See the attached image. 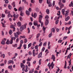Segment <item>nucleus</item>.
I'll return each mask as SVG.
<instances>
[{
  "mask_svg": "<svg viewBox=\"0 0 73 73\" xmlns=\"http://www.w3.org/2000/svg\"><path fill=\"white\" fill-rule=\"evenodd\" d=\"M20 37H21V38H25V36H20Z\"/></svg>",
  "mask_w": 73,
  "mask_h": 73,
  "instance_id": "nucleus-57",
  "label": "nucleus"
},
{
  "mask_svg": "<svg viewBox=\"0 0 73 73\" xmlns=\"http://www.w3.org/2000/svg\"><path fill=\"white\" fill-rule=\"evenodd\" d=\"M47 43V42H45L43 44V46H46Z\"/></svg>",
  "mask_w": 73,
  "mask_h": 73,
  "instance_id": "nucleus-40",
  "label": "nucleus"
},
{
  "mask_svg": "<svg viewBox=\"0 0 73 73\" xmlns=\"http://www.w3.org/2000/svg\"><path fill=\"white\" fill-rule=\"evenodd\" d=\"M32 60L31 58H28L27 59V61H31V60Z\"/></svg>",
  "mask_w": 73,
  "mask_h": 73,
  "instance_id": "nucleus-53",
  "label": "nucleus"
},
{
  "mask_svg": "<svg viewBox=\"0 0 73 73\" xmlns=\"http://www.w3.org/2000/svg\"><path fill=\"white\" fill-rule=\"evenodd\" d=\"M42 19V16L41 15H39V22L41 24V27H42L43 26V22H41V20Z\"/></svg>",
  "mask_w": 73,
  "mask_h": 73,
  "instance_id": "nucleus-1",
  "label": "nucleus"
},
{
  "mask_svg": "<svg viewBox=\"0 0 73 73\" xmlns=\"http://www.w3.org/2000/svg\"><path fill=\"white\" fill-rule=\"evenodd\" d=\"M7 13H8V18H9L10 16H11V13H10L11 12V11H9V12H8V10H6V11H5V13L6 14H7Z\"/></svg>",
  "mask_w": 73,
  "mask_h": 73,
  "instance_id": "nucleus-4",
  "label": "nucleus"
},
{
  "mask_svg": "<svg viewBox=\"0 0 73 73\" xmlns=\"http://www.w3.org/2000/svg\"><path fill=\"white\" fill-rule=\"evenodd\" d=\"M71 53H70V54L67 56V59H70V61L69 62V63H71V59H70V57H71V56L73 54H71Z\"/></svg>",
  "mask_w": 73,
  "mask_h": 73,
  "instance_id": "nucleus-3",
  "label": "nucleus"
},
{
  "mask_svg": "<svg viewBox=\"0 0 73 73\" xmlns=\"http://www.w3.org/2000/svg\"><path fill=\"white\" fill-rule=\"evenodd\" d=\"M27 25V23H25L24 25L21 26L20 28V31L21 32H22L24 29L26 28V26Z\"/></svg>",
  "mask_w": 73,
  "mask_h": 73,
  "instance_id": "nucleus-2",
  "label": "nucleus"
},
{
  "mask_svg": "<svg viewBox=\"0 0 73 73\" xmlns=\"http://www.w3.org/2000/svg\"><path fill=\"white\" fill-rule=\"evenodd\" d=\"M42 42H40L38 45V47L40 46L41 47L42 46Z\"/></svg>",
  "mask_w": 73,
  "mask_h": 73,
  "instance_id": "nucleus-37",
  "label": "nucleus"
},
{
  "mask_svg": "<svg viewBox=\"0 0 73 73\" xmlns=\"http://www.w3.org/2000/svg\"><path fill=\"white\" fill-rule=\"evenodd\" d=\"M42 52H41L38 55V58H40V57H41L42 56Z\"/></svg>",
  "mask_w": 73,
  "mask_h": 73,
  "instance_id": "nucleus-13",
  "label": "nucleus"
},
{
  "mask_svg": "<svg viewBox=\"0 0 73 73\" xmlns=\"http://www.w3.org/2000/svg\"><path fill=\"white\" fill-rule=\"evenodd\" d=\"M21 44H23L24 43V41H23L22 40H21L20 41Z\"/></svg>",
  "mask_w": 73,
  "mask_h": 73,
  "instance_id": "nucleus-61",
  "label": "nucleus"
},
{
  "mask_svg": "<svg viewBox=\"0 0 73 73\" xmlns=\"http://www.w3.org/2000/svg\"><path fill=\"white\" fill-rule=\"evenodd\" d=\"M52 36V31H51L49 35V37L50 38V37H51Z\"/></svg>",
  "mask_w": 73,
  "mask_h": 73,
  "instance_id": "nucleus-39",
  "label": "nucleus"
},
{
  "mask_svg": "<svg viewBox=\"0 0 73 73\" xmlns=\"http://www.w3.org/2000/svg\"><path fill=\"white\" fill-rule=\"evenodd\" d=\"M20 34V32L19 31L17 32V35H19Z\"/></svg>",
  "mask_w": 73,
  "mask_h": 73,
  "instance_id": "nucleus-58",
  "label": "nucleus"
},
{
  "mask_svg": "<svg viewBox=\"0 0 73 73\" xmlns=\"http://www.w3.org/2000/svg\"><path fill=\"white\" fill-rule=\"evenodd\" d=\"M20 15L21 16H24V13L21 11V12Z\"/></svg>",
  "mask_w": 73,
  "mask_h": 73,
  "instance_id": "nucleus-33",
  "label": "nucleus"
},
{
  "mask_svg": "<svg viewBox=\"0 0 73 73\" xmlns=\"http://www.w3.org/2000/svg\"><path fill=\"white\" fill-rule=\"evenodd\" d=\"M10 28H13V29L14 28V29H15V27H13V25H11V26Z\"/></svg>",
  "mask_w": 73,
  "mask_h": 73,
  "instance_id": "nucleus-47",
  "label": "nucleus"
},
{
  "mask_svg": "<svg viewBox=\"0 0 73 73\" xmlns=\"http://www.w3.org/2000/svg\"><path fill=\"white\" fill-rule=\"evenodd\" d=\"M2 35L3 36L4 35V31H2Z\"/></svg>",
  "mask_w": 73,
  "mask_h": 73,
  "instance_id": "nucleus-55",
  "label": "nucleus"
},
{
  "mask_svg": "<svg viewBox=\"0 0 73 73\" xmlns=\"http://www.w3.org/2000/svg\"><path fill=\"white\" fill-rule=\"evenodd\" d=\"M35 48L36 49V52H38V45H36L35 46Z\"/></svg>",
  "mask_w": 73,
  "mask_h": 73,
  "instance_id": "nucleus-14",
  "label": "nucleus"
},
{
  "mask_svg": "<svg viewBox=\"0 0 73 73\" xmlns=\"http://www.w3.org/2000/svg\"><path fill=\"white\" fill-rule=\"evenodd\" d=\"M47 3L48 4V6L49 7H51V6H52V4L50 3V2L49 1V2L47 1Z\"/></svg>",
  "mask_w": 73,
  "mask_h": 73,
  "instance_id": "nucleus-11",
  "label": "nucleus"
},
{
  "mask_svg": "<svg viewBox=\"0 0 73 73\" xmlns=\"http://www.w3.org/2000/svg\"><path fill=\"white\" fill-rule=\"evenodd\" d=\"M11 40H14V41H15V39H16V38L15 37H11Z\"/></svg>",
  "mask_w": 73,
  "mask_h": 73,
  "instance_id": "nucleus-42",
  "label": "nucleus"
},
{
  "mask_svg": "<svg viewBox=\"0 0 73 73\" xmlns=\"http://www.w3.org/2000/svg\"><path fill=\"white\" fill-rule=\"evenodd\" d=\"M20 21H22V20H23V18H22V17H20Z\"/></svg>",
  "mask_w": 73,
  "mask_h": 73,
  "instance_id": "nucleus-60",
  "label": "nucleus"
},
{
  "mask_svg": "<svg viewBox=\"0 0 73 73\" xmlns=\"http://www.w3.org/2000/svg\"><path fill=\"white\" fill-rule=\"evenodd\" d=\"M34 0H31V3H34Z\"/></svg>",
  "mask_w": 73,
  "mask_h": 73,
  "instance_id": "nucleus-64",
  "label": "nucleus"
},
{
  "mask_svg": "<svg viewBox=\"0 0 73 73\" xmlns=\"http://www.w3.org/2000/svg\"><path fill=\"white\" fill-rule=\"evenodd\" d=\"M1 17H2V18H4V17H5V14H4L3 13H2Z\"/></svg>",
  "mask_w": 73,
  "mask_h": 73,
  "instance_id": "nucleus-28",
  "label": "nucleus"
},
{
  "mask_svg": "<svg viewBox=\"0 0 73 73\" xmlns=\"http://www.w3.org/2000/svg\"><path fill=\"white\" fill-rule=\"evenodd\" d=\"M68 38V36H66L63 37V40H66V38Z\"/></svg>",
  "mask_w": 73,
  "mask_h": 73,
  "instance_id": "nucleus-48",
  "label": "nucleus"
},
{
  "mask_svg": "<svg viewBox=\"0 0 73 73\" xmlns=\"http://www.w3.org/2000/svg\"><path fill=\"white\" fill-rule=\"evenodd\" d=\"M2 41L1 42V44H2V45H4V44H5V42L3 40H2Z\"/></svg>",
  "mask_w": 73,
  "mask_h": 73,
  "instance_id": "nucleus-29",
  "label": "nucleus"
},
{
  "mask_svg": "<svg viewBox=\"0 0 73 73\" xmlns=\"http://www.w3.org/2000/svg\"><path fill=\"white\" fill-rule=\"evenodd\" d=\"M51 59L52 60H53V61H55V59H56V58H55L54 55H52V57L51 58Z\"/></svg>",
  "mask_w": 73,
  "mask_h": 73,
  "instance_id": "nucleus-7",
  "label": "nucleus"
},
{
  "mask_svg": "<svg viewBox=\"0 0 73 73\" xmlns=\"http://www.w3.org/2000/svg\"><path fill=\"white\" fill-rule=\"evenodd\" d=\"M26 13L27 16H29L30 15V13L29 12V11H26Z\"/></svg>",
  "mask_w": 73,
  "mask_h": 73,
  "instance_id": "nucleus-19",
  "label": "nucleus"
},
{
  "mask_svg": "<svg viewBox=\"0 0 73 73\" xmlns=\"http://www.w3.org/2000/svg\"><path fill=\"white\" fill-rule=\"evenodd\" d=\"M23 46L24 48V49H27V45L26 44H24Z\"/></svg>",
  "mask_w": 73,
  "mask_h": 73,
  "instance_id": "nucleus-32",
  "label": "nucleus"
},
{
  "mask_svg": "<svg viewBox=\"0 0 73 73\" xmlns=\"http://www.w3.org/2000/svg\"><path fill=\"white\" fill-rule=\"evenodd\" d=\"M60 8H63V7H64V4H62L61 5H60Z\"/></svg>",
  "mask_w": 73,
  "mask_h": 73,
  "instance_id": "nucleus-46",
  "label": "nucleus"
},
{
  "mask_svg": "<svg viewBox=\"0 0 73 73\" xmlns=\"http://www.w3.org/2000/svg\"><path fill=\"white\" fill-rule=\"evenodd\" d=\"M5 2L6 4H8V3H9V1L8 0H7L5 1Z\"/></svg>",
  "mask_w": 73,
  "mask_h": 73,
  "instance_id": "nucleus-52",
  "label": "nucleus"
},
{
  "mask_svg": "<svg viewBox=\"0 0 73 73\" xmlns=\"http://www.w3.org/2000/svg\"><path fill=\"white\" fill-rule=\"evenodd\" d=\"M27 64H28V66H31V63L30 62H29L28 61L27 62Z\"/></svg>",
  "mask_w": 73,
  "mask_h": 73,
  "instance_id": "nucleus-35",
  "label": "nucleus"
},
{
  "mask_svg": "<svg viewBox=\"0 0 73 73\" xmlns=\"http://www.w3.org/2000/svg\"><path fill=\"white\" fill-rule=\"evenodd\" d=\"M70 19V17L68 16L65 19L66 21H67L68 20H69Z\"/></svg>",
  "mask_w": 73,
  "mask_h": 73,
  "instance_id": "nucleus-21",
  "label": "nucleus"
},
{
  "mask_svg": "<svg viewBox=\"0 0 73 73\" xmlns=\"http://www.w3.org/2000/svg\"><path fill=\"white\" fill-rule=\"evenodd\" d=\"M33 24L35 26H36L38 25V22L37 21H34Z\"/></svg>",
  "mask_w": 73,
  "mask_h": 73,
  "instance_id": "nucleus-9",
  "label": "nucleus"
},
{
  "mask_svg": "<svg viewBox=\"0 0 73 73\" xmlns=\"http://www.w3.org/2000/svg\"><path fill=\"white\" fill-rule=\"evenodd\" d=\"M41 59H40L39 60V65L41 64Z\"/></svg>",
  "mask_w": 73,
  "mask_h": 73,
  "instance_id": "nucleus-54",
  "label": "nucleus"
},
{
  "mask_svg": "<svg viewBox=\"0 0 73 73\" xmlns=\"http://www.w3.org/2000/svg\"><path fill=\"white\" fill-rule=\"evenodd\" d=\"M66 13L65 14V17L66 16H68V15H69V10L68 9L67 11H65Z\"/></svg>",
  "mask_w": 73,
  "mask_h": 73,
  "instance_id": "nucleus-5",
  "label": "nucleus"
},
{
  "mask_svg": "<svg viewBox=\"0 0 73 73\" xmlns=\"http://www.w3.org/2000/svg\"><path fill=\"white\" fill-rule=\"evenodd\" d=\"M45 19H49V16L48 15L46 16Z\"/></svg>",
  "mask_w": 73,
  "mask_h": 73,
  "instance_id": "nucleus-51",
  "label": "nucleus"
},
{
  "mask_svg": "<svg viewBox=\"0 0 73 73\" xmlns=\"http://www.w3.org/2000/svg\"><path fill=\"white\" fill-rule=\"evenodd\" d=\"M19 41V38H17L16 39V43H17Z\"/></svg>",
  "mask_w": 73,
  "mask_h": 73,
  "instance_id": "nucleus-38",
  "label": "nucleus"
},
{
  "mask_svg": "<svg viewBox=\"0 0 73 73\" xmlns=\"http://www.w3.org/2000/svg\"><path fill=\"white\" fill-rule=\"evenodd\" d=\"M1 23L2 25V26L3 27H5V25L3 23V22H1Z\"/></svg>",
  "mask_w": 73,
  "mask_h": 73,
  "instance_id": "nucleus-43",
  "label": "nucleus"
},
{
  "mask_svg": "<svg viewBox=\"0 0 73 73\" xmlns=\"http://www.w3.org/2000/svg\"><path fill=\"white\" fill-rule=\"evenodd\" d=\"M45 48L44 47H43L42 48V52H44V50H45Z\"/></svg>",
  "mask_w": 73,
  "mask_h": 73,
  "instance_id": "nucleus-44",
  "label": "nucleus"
},
{
  "mask_svg": "<svg viewBox=\"0 0 73 73\" xmlns=\"http://www.w3.org/2000/svg\"><path fill=\"white\" fill-rule=\"evenodd\" d=\"M29 25H30V26H31V25H32V22H30L29 23Z\"/></svg>",
  "mask_w": 73,
  "mask_h": 73,
  "instance_id": "nucleus-59",
  "label": "nucleus"
},
{
  "mask_svg": "<svg viewBox=\"0 0 73 73\" xmlns=\"http://www.w3.org/2000/svg\"><path fill=\"white\" fill-rule=\"evenodd\" d=\"M67 64V63H66V60L65 61V64L64 66V69H67V67H66V65Z\"/></svg>",
  "mask_w": 73,
  "mask_h": 73,
  "instance_id": "nucleus-17",
  "label": "nucleus"
},
{
  "mask_svg": "<svg viewBox=\"0 0 73 73\" xmlns=\"http://www.w3.org/2000/svg\"><path fill=\"white\" fill-rule=\"evenodd\" d=\"M23 9V8L21 7H19V9H18V11H22V10Z\"/></svg>",
  "mask_w": 73,
  "mask_h": 73,
  "instance_id": "nucleus-26",
  "label": "nucleus"
},
{
  "mask_svg": "<svg viewBox=\"0 0 73 73\" xmlns=\"http://www.w3.org/2000/svg\"><path fill=\"white\" fill-rule=\"evenodd\" d=\"M40 33H38L36 35V38H39V37L40 36Z\"/></svg>",
  "mask_w": 73,
  "mask_h": 73,
  "instance_id": "nucleus-20",
  "label": "nucleus"
},
{
  "mask_svg": "<svg viewBox=\"0 0 73 73\" xmlns=\"http://www.w3.org/2000/svg\"><path fill=\"white\" fill-rule=\"evenodd\" d=\"M65 9H62V13L63 14V15H65Z\"/></svg>",
  "mask_w": 73,
  "mask_h": 73,
  "instance_id": "nucleus-23",
  "label": "nucleus"
},
{
  "mask_svg": "<svg viewBox=\"0 0 73 73\" xmlns=\"http://www.w3.org/2000/svg\"><path fill=\"white\" fill-rule=\"evenodd\" d=\"M17 25L19 27H21V23L20 22H18L17 23Z\"/></svg>",
  "mask_w": 73,
  "mask_h": 73,
  "instance_id": "nucleus-15",
  "label": "nucleus"
},
{
  "mask_svg": "<svg viewBox=\"0 0 73 73\" xmlns=\"http://www.w3.org/2000/svg\"><path fill=\"white\" fill-rule=\"evenodd\" d=\"M29 54L30 56H31L32 54V52L31 51H29Z\"/></svg>",
  "mask_w": 73,
  "mask_h": 73,
  "instance_id": "nucleus-41",
  "label": "nucleus"
},
{
  "mask_svg": "<svg viewBox=\"0 0 73 73\" xmlns=\"http://www.w3.org/2000/svg\"><path fill=\"white\" fill-rule=\"evenodd\" d=\"M12 46H13V47H14V48L17 47V44H13Z\"/></svg>",
  "mask_w": 73,
  "mask_h": 73,
  "instance_id": "nucleus-27",
  "label": "nucleus"
},
{
  "mask_svg": "<svg viewBox=\"0 0 73 73\" xmlns=\"http://www.w3.org/2000/svg\"><path fill=\"white\" fill-rule=\"evenodd\" d=\"M21 68H22V69H25V66L24 64L22 63L21 64Z\"/></svg>",
  "mask_w": 73,
  "mask_h": 73,
  "instance_id": "nucleus-6",
  "label": "nucleus"
},
{
  "mask_svg": "<svg viewBox=\"0 0 73 73\" xmlns=\"http://www.w3.org/2000/svg\"><path fill=\"white\" fill-rule=\"evenodd\" d=\"M52 32H53V33H54V32H55V29L54 28H52Z\"/></svg>",
  "mask_w": 73,
  "mask_h": 73,
  "instance_id": "nucleus-34",
  "label": "nucleus"
},
{
  "mask_svg": "<svg viewBox=\"0 0 73 73\" xmlns=\"http://www.w3.org/2000/svg\"><path fill=\"white\" fill-rule=\"evenodd\" d=\"M6 44L7 45H9V44H10V41H9V40L7 39L6 42Z\"/></svg>",
  "mask_w": 73,
  "mask_h": 73,
  "instance_id": "nucleus-18",
  "label": "nucleus"
},
{
  "mask_svg": "<svg viewBox=\"0 0 73 73\" xmlns=\"http://www.w3.org/2000/svg\"><path fill=\"white\" fill-rule=\"evenodd\" d=\"M14 35L15 37H16V38H18V37H19V35L17 34V33H14Z\"/></svg>",
  "mask_w": 73,
  "mask_h": 73,
  "instance_id": "nucleus-22",
  "label": "nucleus"
},
{
  "mask_svg": "<svg viewBox=\"0 0 73 73\" xmlns=\"http://www.w3.org/2000/svg\"><path fill=\"white\" fill-rule=\"evenodd\" d=\"M24 42L25 43H27V41H28V40H27V38H26L25 39H24Z\"/></svg>",
  "mask_w": 73,
  "mask_h": 73,
  "instance_id": "nucleus-36",
  "label": "nucleus"
},
{
  "mask_svg": "<svg viewBox=\"0 0 73 73\" xmlns=\"http://www.w3.org/2000/svg\"><path fill=\"white\" fill-rule=\"evenodd\" d=\"M9 35H12V30H10L9 32Z\"/></svg>",
  "mask_w": 73,
  "mask_h": 73,
  "instance_id": "nucleus-31",
  "label": "nucleus"
},
{
  "mask_svg": "<svg viewBox=\"0 0 73 73\" xmlns=\"http://www.w3.org/2000/svg\"><path fill=\"white\" fill-rule=\"evenodd\" d=\"M32 17H34V18H36L37 16V13H35L34 14V15H33V14H32Z\"/></svg>",
  "mask_w": 73,
  "mask_h": 73,
  "instance_id": "nucleus-16",
  "label": "nucleus"
},
{
  "mask_svg": "<svg viewBox=\"0 0 73 73\" xmlns=\"http://www.w3.org/2000/svg\"><path fill=\"white\" fill-rule=\"evenodd\" d=\"M46 12L47 14H49V10L47 9L46 10Z\"/></svg>",
  "mask_w": 73,
  "mask_h": 73,
  "instance_id": "nucleus-30",
  "label": "nucleus"
},
{
  "mask_svg": "<svg viewBox=\"0 0 73 73\" xmlns=\"http://www.w3.org/2000/svg\"><path fill=\"white\" fill-rule=\"evenodd\" d=\"M12 68V65H11L10 66H8V68L9 69H11V68Z\"/></svg>",
  "mask_w": 73,
  "mask_h": 73,
  "instance_id": "nucleus-49",
  "label": "nucleus"
},
{
  "mask_svg": "<svg viewBox=\"0 0 73 73\" xmlns=\"http://www.w3.org/2000/svg\"><path fill=\"white\" fill-rule=\"evenodd\" d=\"M11 63H12V64H14L13 61L12 60H9L8 61V63L9 64H11Z\"/></svg>",
  "mask_w": 73,
  "mask_h": 73,
  "instance_id": "nucleus-10",
  "label": "nucleus"
},
{
  "mask_svg": "<svg viewBox=\"0 0 73 73\" xmlns=\"http://www.w3.org/2000/svg\"><path fill=\"white\" fill-rule=\"evenodd\" d=\"M13 40H10V44H13Z\"/></svg>",
  "mask_w": 73,
  "mask_h": 73,
  "instance_id": "nucleus-45",
  "label": "nucleus"
},
{
  "mask_svg": "<svg viewBox=\"0 0 73 73\" xmlns=\"http://www.w3.org/2000/svg\"><path fill=\"white\" fill-rule=\"evenodd\" d=\"M33 55L34 57L36 56V53H35V50H33Z\"/></svg>",
  "mask_w": 73,
  "mask_h": 73,
  "instance_id": "nucleus-12",
  "label": "nucleus"
},
{
  "mask_svg": "<svg viewBox=\"0 0 73 73\" xmlns=\"http://www.w3.org/2000/svg\"><path fill=\"white\" fill-rule=\"evenodd\" d=\"M8 54L9 56H10L11 55H12V53L10 52H9L7 53Z\"/></svg>",
  "mask_w": 73,
  "mask_h": 73,
  "instance_id": "nucleus-50",
  "label": "nucleus"
},
{
  "mask_svg": "<svg viewBox=\"0 0 73 73\" xmlns=\"http://www.w3.org/2000/svg\"><path fill=\"white\" fill-rule=\"evenodd\" d=\"M8 8L9 9L11 10L12 9V6H11L9 4L8 5Z\"/></svg>",
  "mask_w": 73,
  "mask_h": 73,
  "instance_id": "nucleus-24",
  "label": "nucleus"
},
{
  "mask_svg": "<svg viewBox=\"0 0 73 73\" xmlns=\"http://www.w3.org/2000/svg\"><path fill=\"white\" fill-rule=\"evenodd\" d=\"M0 66H4V63L1 64H0Z\"/></svg>",
  "mask_w": 73,
  "mask_h": 73,
  "instance_id": "nucleus-63",
  "label": "nucleus"
},
{
  "mask_svg": "<svg viewBox=\"0 0 73 73\" xmlns=\"http://www.w3.org/2000/svg\"><path fill=\"white\" fill-rule=\"evenodd\" d=\"M58 20L57 21H56V22L55 24H58Z\"/></svg>",
  "mask_w": 73,
  "mask_h": 73,
  "instance_id": "nucleus-62",
  "label": "nucleus"
},
{
  "mask_svg": "<svg viewBox=\"0 0 73 73\" xmlns=\"http://www.w3.org/2000/svg\"><path fill=\"white\" fill-rule=\"evenodd\" d=\"M31 46H32V43H30L28 45V48L29 49V47H31Z\"/></svg>",
  "mask_w": 73,
  "mask_h": 73,
  "instance_id": "nucleus-25",
  "label": "nucleus"
},
{
  "mask_svg": "<svg viewBox=\"0 0 73 73\" xmlns=\"http://www.w3.org/2000/svg\"><path fill=\"white\" fill-rule=\"evenodd\" d=\"M48 24H49V19H46L45 22V25H48Z\"/></svg>",
  "mask_w": 73,
  "mask_h": 73,
  "instance_id": "nucleus-8",
  "label": "nucleus"
},
{
  "mask_svg": "<svg viewBox=\"0 0 73 73\" xmlns=\"http://www.w3.org/2000/svg\"><path fill=\"white\" fill-rule=\"evenodd\" d=\"M39 3L41 4L42 3V0H39Z\"/></svg>",
  "mask_w": 73,
  "mask_h": 73,
  "instance_id": "nucleus-56",
  "label": "nucleus"
}]
</instances>
